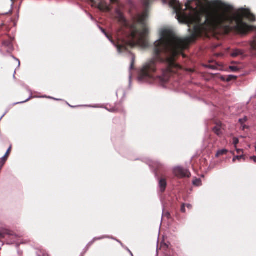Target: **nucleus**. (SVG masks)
<instances>
[{
    "label": "nucleus",
    "instance_id": "19",
    "mask_svg": "<svg viewBox=\"0 0 256 256\" xmlns=\"http://www.w3.org/2000/svg\"><path fill=\"white\" fill-rule=\"evenodd\" d=\"M236 148V150L238 154H240V152H242V150L241 149H238Z\"/></svg>",
    "mask_w": 256,
    "mask_h": 256
},
{
    "label": "nucleus",
    "instance_id": "23",
    "mask_svg": "<svg viewBox=\"0 0 256 256\" xmlns=\"http://www.w3.org/2000/svg\"><path fill=\"white\" fill-rule=\"evenodd\" d=\"M48 98H52V99H54V100H58V99L54 98H51V97H50V96H49V97H48Z\"/></svg>",
    "mask_w": 256,
    "mask_h": 256
},
{
    "label": "nucleus",
    "instance_id": "26",
    "mask_svg": "<svg viewBox=\"0 0 256 256\" xmlns=\"http://www.w3.org/2000/svg\"><path fill=\"white\" fill-rule=\"evenodd\" d=\"M129 252H130V254H131L132 256H133V254H132V252H131L130 251V250H129Z\"/></svg>",
    "mask_w": 256,
    "mask_h": 256
},
{
    "label": "nucleus",
    "instance_id": "8",
    "mask_svg": "<svg viewBox=\"0 0 256 256\" xmlns=\"http://www.w3.org/2000/svg\"><path fill=\"white\" fill-rule=\"evenodd\" d=\"M166 183L164 179H161L159 182V186L160 188V190L162 192L164 190L166 187Z\"/></svg>",
    "mask_w": 256,
    "mask_h": 256
},
{
    "label": "nucleus",
    "instance_id": "14",
    "mask_svg": "<svg viewBox=\"0 0 256 256\" xmlns=\"http://www.w3.org/2000/svg\"><path fill=\"white\" fill-rule=\"evenodd\" d=\"M131 56H132L131 68H132V66L134 64V56L132 54H131Z\"/></svg>",
    "mask_w": 256,
    "mask_h": 256
},
{
    "label": "nucleus",
    "instance_id": "10",
    "mask_svg": "<svg viewBox=\"0 0 256 256\" xmlns=\"http://www.w3.org/2000/svg\"><path fill=\"white\" fill-rule=\"evenodd\" d=\"M226 152H227V150H226L225 149L220 150L217 152V153L216 154V156L218 157L220 155L224 154H226Z\"/></svg>",
    "mask_w": 256,
    "mask_h": 256
},
{
    "label": "nucleus",
    "instance_id": "7",
    "mask_svg": "<svg viewBox=\"0 0 256 256\" xmlns=\"http://www.w3.org/2000/svg\"><path fill=\"white\" fill-rule=\"evenodd\" d=\"M214 132L218 136H220L222 133V128L220 125H216L213 129Z\"/></svg>",
    "mask_w": 256,
    "mask_h": 256
},
{
    "label": "nucleus",
    "instance_id": "16",
    "mask_svg": "<svg viewBox=\"0 0 256 256\" xmlns=\"http://www.w3.org/2000/svg\"><path fill=\"white\" fill-rule=\"evenodd\" d=\"M247 118L246 117L244 118H242V119H240L239 120V121L240 122H241L242 124L244 123V122H245Z\"/></svg>",
    "mask_w": 256,
    "mask_h": 256
},
{
    "label": "nucleus",
    "instance_id": "3",
    "mask_svg": "<svg viewBox=\"0 0 256 256\" xmlns=\"http://www.w3.org/2000/svg\"><path fill=\"white\" fill-rule=\"evenodd\" d=\"M174 174L178 177H189L190 174L186 169H184L180 166H177L173 170Z\"/></svg>",
    "mask_w": 256,
    "mask_h": 256
},
{
    "label": "nucleus",
    "instance_id": "6",
    "mask_svg": "<svg viewBox=\"0 0 256 256\" xmlns=\"http://www.w3.org/2000/svg\"><path fill=\"white\" fill-rule=\"evenodd\" d=\"M11 150V146H10L8 150H7V152L5 155L1 158L0 159V168L3 166L6 160V158H8V156L10 151Z\"/></svg>",
    "mask_w": 256,
    "mask_h": 256
},
{
    "label": "nucleus",
    "instance_id": "12",
    "mask_svg": "<svg viewBox=\"0 0 256 256\" xmlns=\"http://www.w3.org/2000/svg\"><path fill=\"white\" fill-rule=\"evenodd\" d=\"M230 68L232 72H236L238 70V68L236 66H230Z\"/></svg>",
    "mask_w": 256,
    "mask_h": 256
},
{
    "label": "nucleus",
    "instance_id": "17",
    "mask_svg": "<svg viewBox=\"0 0 256 256\" xmlns=\"http://www.w3.org/2000/svg\"><path fill=\"white\" fill-rule=\"evenodd\" d=\"M250 159L253 160L255 162H256V156H251Z\"/></svg>",
    "mask_w": 256,
    "mask_h": 256
},
{
    "label": "nucleus",
    "instance_id": "11",
    "mask_svg": "<svg viewBox=\"0 0 256 256\" xmlns=\"http://www.w3.org/2000/svg\"><path fill=\"white\" fill-rule=\"evenodd\" d=\"M242 158L244 159V156L243 155L237 156L233 158L232 162H235L236 160H240Z\"/></svg>",
    "mask_w": 256,
    "mask_h": 256
},
{
    "label": "nucleus",
    "instance_id": "25",
    "mask_svg": "<svg viewBox=\"0 0 256 256\" xmlns=\"http://www.w3.org/2000/svg\"><path fill=\"white\" fill-rule=\"evenodd\" d=\"M29 99H30V98H28V99H27L26 100H25V101H24V102H26V101H28V100ZM20 103H22V102H20Z\"/></svg>",
    "mask_w": 256,
    "mask_h": 256
},
{
    "label": "nucleus",
    "instance_id": "4",
    "mask_svg": "<svg viewBox=\"0 0 256 256\" xmlns=\"http://www.w3.org/2000/svg\"><path fill=\"white\" fill-rule=\"evenodd\" d=\"M96 5L98 8L101 11L107 12L110 10L111 9L104 0H98Z\"/></svg>",
    "mask_w": 256,
    "mask_h": 256
},
{
    "label": "nucleus",
    "instance_id": "15",
    "mask_svg": "<svg viewBox=\"0 0 256 256\" xmlns=\"http://www.w3.org/2000/svg\"><path fill=\"white\" fill-rule=\"evenodd\" d=\"M185 207H186V205H185L184 204L182 206V208H181V211H182V212H186Z\"/></svg>",
    "mask_w": 256,
    "mask_h": 256
},
{
    "label": "nucleus",
    "instance_id": "1",
    "mask_svg": "<svg viewBox=\"0 0 256 256\" xmlns=\"http://www.w3.org/2000/svg\"><path fill=\"white\" fill-rule=\"evenodd\" d=\"M152 0H142L148 6ZM172 8L179 22L186 24L190 36L184 38L177 36L172 28L163 26L158 30L159 38L154 44L152 58L142 68L138 80L142 82L152 83L156 80L167 82L178 66L176 62L178 55L203 32L216 31L228 33L232 30L244 34L254 32L250 41V51L256 56V27L248 26L244 18L254 22L255 16L248 9L241 8L234 12L232 8L219 0H188L185 8L177 0H162Z\"/></svg>",
    "mask_w": 256,
    "mask_h": 256
},
{
    "label": "nucleus",
    "instance_id": "21",
    "mask_svg": "<svg viewBox=\"0 0 256 256\" xmlns=\"http://www.w3.org/2000/svg\"><path fill=\"white\" fill-rule=\"evenodd\" d=\"M110 2H117V0H110Z\"/></svg>",
    "mask_w": 256,
    "mask_h": 256
},
{
    "label": "nucleus",
    "instance_id": "22",
    "mask_svg": "<svg viewBox=\"0 0 256 256\" xmlns=\"http://www.w3.org/2000/svg\"><path fill=\"white\" fill-rule=\"evenodd\" d=\"M111 3H112V4H118V5H120V4H118V0H117V2H114V3L111 2Z\"/></svg>",
    "mask_w": 256,
    "mask_h": 256
},
{
    "label": "nucleus",
    "instance_id": "9",
    "mask_svg": "<svg viewBox=\"0 0 256 256\" xmlns=\"http://www.w3.org/2000/svg\"><path fill=\"white\" fill-rule=\"evenodd\" d=\"M193 184L196 186H200L202 185V181L200 179L196 178L193 180Z\"/></svg>",
    "mask_w": 256,
    "mask_h": 256
},
{
    "label": "nucleus",
    "instance_id": "2",
    "mask_svg": "<svg viewBox=\"0 0 256 256\" xmlns=\"http://www.w3.org/2000/svg\"><path fill=\"white\" fill-rule=\"evenodd\" d=\"M148 16V12L144 11L132 18L131 22H128L124 16L122 12L118 8L116 10L114 18L118 20L120 24L122 27V30L116 32L114 36L116 42L112 38L108 35L105 30L100 28L102 32L110 42L117 48L119 53H122L127 50V46H139L146 48L148 44L146 36L148 34V28L146 24V18Z\"/></svg>",
    "mask_w": 256,
    "mask_h": 256
},
{
    "label": "nucleus",
    "instance_id": "18",
    "mask_svg": "<svg viewBox=\"0 0 256 256\" xmlns=\"http://www.w3.org/2000/svg\"><path fill=\"white\" fill-rule=\"evenodd\" d=\"M185 205H186V206L188 209H190L192 208V205L190 204H186Z\"/></svg>",
    "mask_w": 256,
    "mask_h": 256
},
{
    "label": "nucleus",
    "instance_id": "5",
    "mask_svg": "<svg viewBox=\"0 0 256 256\" xmlns=\"http://www.w3.org/2000/svg\"><path fill=\"white\" fill-rule=\"evenodd\" d=\"M244 52L240 49H234L230 55L232 57L243 56Z\"/></svg>",
    "mask_w": 256,
    "mask_h": 256
},
{
    "label": "nucleus",
    "instance_id": "24",
    "mask_svg": "<svg viewBox=\"0 0 256 256\" xmlns=\"http://www.w3.org/2000/svg\"><path fill=\"white\" fill-rule=\"evenodd\" d=\"M2 237V234L1 232H0V238Z\"/></svg>",
    "mask_w": 256,
    "mask_h": 256
},
{
    "label": "nucleus",
    "instance_id": "20",
    "mask_svg": "<svg viewBox=\"0 0 256 256\" xmlns=\"http://www.w3.org/2000/svg\"><path fill=\"white\" fill-rule=\"evenodd\" d=\"M16 61H18V66H20V61L18 59H16Z\"/></svg>",
    "mask_w": 256,
    "mask_h": 256
},
{
    "label": "nucleus",
    "instance_id": "13",
    "mask_svg": "<svg viewBox=\"0 0 256 256\" xmlns=\"http://www.w3.org/2000/svg\"><path fill=\"white\" fill-rule=\"evenodd\" d=\"M239 140L238 138H234L233 139V144L234 145L235 148H236V144L238 143Z\"/></svg>",
    "mask_w": 256,
    "mask_h": 256
}]
</instances>
